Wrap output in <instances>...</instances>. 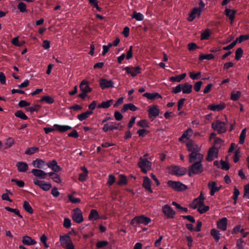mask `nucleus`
Masks as SVG:
<instances>
[{
	"instance_id": "e2e57ef3",
	"label": "nucleus",
	"mask_w": 249,
	"mask_h": 249,
	"mask_svg": "<svg viewBox=\"0 0 249 249\" xmlns=\"http://www.w3.org/2000/svg\"><path fill=\"white\" fill-rule=\"evenodd\" d=\"M182 84H178L176 87H173L172 89V92L173 94H177L182 90Z\"/></svg>"
},
{
	"instance_id": "f8f14e48",
	"label": "nucleus",
	"mask_w": 249,
	"mask_h": 249,
	"mask_svg": "<svg viewBox=\"0 0 249 249\" xmlns=\"http://www.w3.org/2000/svg\"><path fill=\"white\" fill-rule=\"evenodd\" d=\"M34 183L39 186L41 189L44 191H47L52 188L51 183H46L44 180H39L37 179L33 180Z\"/></svg>"
},
{
	"instance_id": "b1692460",
	"label": "nucleus",
	"mask_w": 249,
	"mask_h": 249,
	"mask_svg": "<svg viewBox=\"0 0 249 249\" xmlns=\"http://www.w3.org/2000/svg\"><path fill=\"white\" fill-rule=\"evenodd\" d=\"M16 166L19 172H26L29 168L27 163L22 161L18 162L16 163Z\"/></svg>"
},
{
	"instance_id": "ddd939ff",
	"label": "nucleus",
	"mask_w": 249,
	"mask_h": 249,
	"mask_svg": "<svg viewBox=\"0 0 249 249\" xmlns=\"http://www.w3.org/2000/svg\"><path fill=\"white\" fill-rule=\"evenodd\" d=\"M124 70L126 71L128 74H131L132 77L136 76L138 74L141 73V68L139 66L133 67H126L124 69Z\"/></svg>"
},
{
	"instance_id": "e433bc0d",
	"label": "nucleus",
	"mask_w": 249,
	"mask_h": 249,
	"mask_svg": "<svg viewBox=\"0 0 249 249\" xmlns=\"http://www.w3.org/2000/svg\"><path fill=\"white\" fill-rule=\"evenodd\" d=\"M39 101L40 102H45L46 103H47L48 104H52L54 103V100L52 96H51L50 95H47V96H42L40 98Z\"/></svg>"
},
{
	"instance_id": "c03bdc74",
	"label": "nucleus",
	"mask_w": 249,
	"mask_h": 249,
	"mask_svg": "<svg viewBox=\"0 0 249 249\" xmlns=\"http://www.w3.org/2000/svg\"><path fill=\"white\" fill-rule=\"evenodd\" d=\"M16 117L26 120L28 119L27 115L21 110H18L15 113Z\"/></svg>"
},
{
	"instance_id": "aec40b11",
	"label": "nucleus",
	"mask_w": 249,
	"mask_h": 249,
	"mask_svg": "<svg viewBox=\"0 0 249 249\" xmlns=\"http://www.w3.org/2000/svg\"><path fill=\"white\" fill-rule=\"evenodd\" d=\"M79 88L82 91L89 93L91 91L92 89L89 85V82L83 80L80 83Z\"/></svg>"
},
{
	"instance_id": "bf43d9fd",
	"label": "nucleus",
	"mask_w": 249,
	"mask_h": 249,
	"mask_svg": "<svg viewBox=\"0 0 249 249\" xmlns=\"http://www.w3.org/2000/svg\"><path fill=\"white\" fill-rule=\"evenodd\" d=\"M249 39V34L241 35L238 38H237L235 40H237V42L238 41V42L240 43L244 41L248 40Z\"/></svg>"
},
{
	"instance_id": "0e129e2a",
	"label": "nucleus",
	"mask_w": 249,
	"mask_h": 249,
	"mask_svg": "<svg viewBox=\"0 0 249 249\" xmlns=\"http://www.w3.org/2000/svg\"><path fill=\"white\" fill-rule=\"evenodd\" d=\"M221 168L222 170H228L230 167L229 163L227 162L224 161L223 160H220Z\"/></svg>"
},
{
	"instance_id": "393cba45",
	"label": "nucleus",
	"mask_w": 249,
	"mask_h": 249,
	"mask_svg": "<svg viewBox=\"0 0 249 249\" xmlns=\"http://www.w3.org/2000/svg\"><path fill=\"white\" fill-rule=\"evenodd\" d=\"M143 96L147 98L148 99L151 100H154L159 98H162V96L158 92H146L143 94Z\"/></svg>"
},
{
	"instance_id": "79ce46f5",
	"label": "nucleus",
	"mask_w": 249,
	"mask_h": 249,
	"mask_svg": "<svg viewBox=\"0 0 249 249\" xmlns=\"http://www.w3.org/2000/svg\"><path fill=\"white\" fill-rule=\"evenodd\" d=\"M41 107V106L39 105H35L34 106L26 108V110L27 111L33 113V112H37Z\"/></svg>"
},
{
	"instance_id": "6ab92c4d",
	"label": "nucleus",
	"mask_w": 249,
	"mask_h": 249,
	"mask_svg": "<svg viewBox=\"0 0 249 249\" xmlns=\"http://www.w3.org/2000/svg\"><path fill=\"white\" fill-rule=\"evenodd\" d=\"M228 220L226 217H223L217 222V228L221 231H225L227 229Z\"/></svg>"
},
{
	"instance_id": "4be33fe9",
	"label": "nucleus",
	"mask_w": 249,
	"mask_h": 249,
	"mask_svg": "<svg viewBox=\"0 0 249 249\" xmlns=\"http://www.w3.org/2000/svg\"><path fill=\"white\" fill-rule=\"evenodd\" d=\"M151 181L148 177H143V181L142 183V187L144 188L150 193H153L151 189Z\"/></svg>"
},
{
	"instance_id": "58836bf2",
	"label": "nucleus",
	"mask_w": 249,
	"mask_h": 249,
	"mask_svg": "<svg viewBox=\"0 0 249 249\" xmlns=\"http://www.w3.org/2000/svg\"><path fill=\"white\" fill-rule=\"evenodd\" d=\"M211 234L215 239L216 242H218L220 239L219 231L215 229H213L211 231Z\"/></svg>"
},
{
	"instance_id": "dca6fc26",
	"label": "nucleus",
	"mask_w": 249,
	"mask_h": 249,
	"mask_svg": "<svg viewBox=\"0 0 249 249\" xmlns=\"http://www.w3.org/2000/svg\"><path fill=\"white\" fill-rule=\"evenodd\" d=\"M186 146H187L188 151L191 152V153L195 152H198L199 150L198 145H197L195 143V142L192 140L189 141L186 143Z\"/></svg>"
},
{
	"instance_id": "7c9ffc66",
	"label": "nucleus",
	"mask_w": 249,
	"mask_h": 249,
	"mask_svg": "<svg viewBox=\"0 0 249 249\" xmlns=\"http://www.w3.org/2000/svg\"><path fill=\"white\" fill-rule=\"evenodd\" d=\"M53 127H54L56 130L60 132H65L71 129V127L70 126L60 125L59 124H54Z\"/></svg>"
},
{
	"instance_id": "13d9d810",
	"label": "nucleus",
	"mask_w": 249,
	"mask_h": 249,
	"mask_svg": "<svg viewBox=\"0 0 249 249\" xmlns=\"http://www.w3.org/2000/svg\"><path fill=\"white\" fill-rule=\"evenodd\" d=\"M18 8L20 12L24 13L27 11L26 5L23 2H20L18 5Z\"/></svg>"
},
{
	"instance_id": "9b49d317",
	"label": "nucleus",
	"mask_w": 249,
	"mask_h": 249,
	"mask_svg": "<svg viewBox=\"0 0 249 249\" xmlns=\"http://www.w3.org/2000/svg\"><path fill=\"white\" fill-rule=\"evenodd\" d=\"M218 155V148H215L214 146H213L209 149L206 160L208 161H212L214 158H217Z\"/></svg>"
},
{
	"instance_id": "72a5a7b5",
	"label": "nucleus",
	"mask_w": 249,
	"mask_h": 249,
	"mask_svg": "<svg viewBox=\"0 0 249 249\" xmlns=\"http://www.w3.org/2000/svg\"><path fill=\"white\" fill-rule=\"evenodd\" d=\"M92 111H87L86 112H83L80 114H79L77 116V118L80 121H83L88 118L90 115L93 114Z\"/></svg>"
},
{
	"instance_id": "37998d69",
	"label": "nucleus",
	"mask_w": 249,
	"mask_h": 249,
	"mask_svg": "<svg viewBox=\"0 0 249 249\" xmlns=\"http://www.w3.org/2000/svg\"><path fill=\"white\" fill-rule=\"evenodd\" d=\"M4 209L8 212H10L14 213L15 214L18 215L20 218H22V216L20 214L19 211L17 209H13L11 208L8 206H6L4 207Z\"/></svg>"
},
{
	"instance_id": "9d476101",
	"label": "nucleus",
	"mask_w": 249,
	"mask_h": 249,
	"mask_svg": "<svg viewBox=\"0 0 249 249\" xmlns=\"http://www.w3.org/2000/svg\"><path fill=\"white\" fill-rule=\"evenodd\" d=\"M72 218L77 223H81L83 221L82 213L79 208H77L73 210Z\"/></svg>"
},
{
	"instance_id": "69168bd1",
	"label": "nucleus",
	"mask_w": 249,
	"mask_h": 249,
	"mask_svg": "<svg viewBox=\"0 0 249 249\" xmlns=\"http://www.w3.org/2000/svg\"><path fill=\"white\" fill-rule=\"evenodd\" d=\"M243 197L249 199V183L244 186Z\"/></svg>"
},
{
	"instance_id": "052dcab7",
	"label": "nucleus",
	"mask_w": 249,
	"mask_h": 249,
	"mask_svg": "<svg viewBox=\"0 0 249 249\" xmlns=\"http://www.w3.org/2000/svg\"><path fill=\"white\" fill-rule=\"evenodd\" d=\"M210 35V31L209 29L205 30L201 35V40H205L208 39Z\"/></svg>"
},
{
	"instance_id": "2eb2a0df",
	"label": "nucleus",
	"mask_w": 249,
	"mask_h": 249,
	"mask_svg": "<svg viewBox=\"0 0 249 249\" xmlns=\"http://www.w3.org/2000/svg\"><path fill=\"white\" fill-rule=\"evenodd\" d=\"M148 112L149 118L152 117L155 118L159 115L160 111L157 105H153L148 109Z\"/></svg>"
},
{
	"instance_id": "c756f323",
	"label": "nucleus",
	"mask_w": 249,
	"mask_h": 249,
	"mask_svg": "<svg viewBox=\"0 0 249 249\" xmlns=\"http://www.w3.org/2000/svg\"><path fill=\"white\" fill-rule=\"evenodd\" d=\"M208 186L211 189L210 195L211 196H213L216 192H218L220 189V187L216 186V182L214 181L212 182L211 184L210 182L209 183Z\"/></svg>"
},
{
	"instance_id": "8fccbe9b",
	"label": "nucleus",
	"mask_w": 249,
	"mask_h": 249,
	"mask_svg": "<svg viewBox=\"0 0 249 249\" xmlns=\"http://www.w3.org/2000/svg\"><path fill=\"white\" fill-rule=\"evenodd\" d=\"M246 136V128L243 129L239 137V143L243 144L245 142V139Z\"/></svg>"
},
{
	"instance_id": "423d86ee",
	"label": "nucleus",
	"mask_w": 249,
	"mask_h": 249,
	"mask_svg": "<svg viewBox=\"0 0 249 249\" xmlns=\"http://www.w3.org/2000/svg\"><path fill=\"white\" fill-rule=\"evenodd\" d=\"M138 166L141 169L142 171L146 174L147 171L151 169V162L147 159L140 158Z\"/></svg>"
},
{
	"instance_id": "1a4fd4ad",
	"label": "nucleus",
	"mask_w": 249,
	"mask_h": 249,
	"mask_svg": "<svg viewBox=\"0 0 249 249\" xmlns=\"http://www.w3.org/2000/svg\"><path fill=\"white\" fill-rule=\"evenodd\" d=\"M189 161L190 163L195 162L196 161L202 162L203 160L204 156L198 152H195L190 154L189 155Z\"/></svg>"
},
{
	"instance_id": "774afa93",
	"label": "nucleus",
	"mask_w": 249,
	"mask_h": 249,
	"mask_svg": "<svg viewBox=\"0 0 249 249\" xmlns=\"http://www.w3.org/2000/svg\"><path fill=\"white\" fill-rule=\"evenodd\" d=\"M149 133V131L144 129H140L137 131V134L140 137H144Z\"/></svg>"
},
{
	"instance_id": "2f4dec72",
	"label": "nucleus",
	"mask_w": 249,
	"mask_h": 249,
	"mask_svg": "<svg viewBox=\"0 0 249 249\" xmlns=\"http://www.w3.org/2000/svg\"><path fill=\"white\" fill-rule=\"evenodd\" d=\"M32 164L36 168H41L45 164V162L41 159H36V160L33 161Z\"/></svg>"
},
{
	"instance_id": "c85d7f7f",
	"label": "nucleus",
	"mask_w": 249,
	"mask_h": 249,
	"mask_svg": "<svg viewBox=\"0 0 249 249\" xmlns=\"http://www.w3.org/2000/svg\"><path fill=\"white\" fill-rule=\"evenodd\" d=\"M128 183L126 177L123 174H120L118 176V180L117 184L119 186H123L126 185Z\"/></svg>"
},
{
	"instance_id": "5701e85b",
	"label": "nucleus",
	"mask_w": 249,
	"mask_h": 249,
	"mask_svg": "<svg viewBox=\"0 0 249 249\" xmlns=\"http://www.w3.org/2000/svg\"><path fill=\"white\" fill-rule=\"evenodd\" d=\"M31 172L35 176L41 179L45 178L47 175L44 171L37 169H33Z\"/></svg>"
},
{
	"instance_id": "a211bd4d",
	"label": "nucleus",
	"mask_w": 249,
	"mask_h": 249,
	"mask_svg": "<svg viewBox=\"0 0 249 249\" xmlns=\"http://www.w3.org/2000/svg\"><path fill=\"white\" fill-rule=\"evenodd\" d=\"M47 166L54 172H58L62 170V168L58 165L56 160H53L47 164Z\"/></svg>"
},
{
	"instance_id": "f03ea898",
	"label": "nucleus",
	"mask_w": 249,
	"mask_h": 249,
	"mask_svg": "<svg viewBox=\"0 0 249 249\" xmlns=\"http://www.w3.org/2000/svg\"><path fill=\"white\" fill-rule=\"evenodd\" d=\"M60 242L61 246L65 249H75L71 237L68 234L60 236Z\"/></svg>"
},
{
	"instance_id": "338daca9",
	"label": "nucleus",
	"mask_w": 249,
	"mask_h": 249,
	"mask_svg": "<svg viewBox=\"0 0 249 249\" xmlns=\"http://www.w3.org/2000/svg\"><path fill=\"white\" fill-rule=\"evenodd\" d=\"M88 173H82L79 174L78 179L79 181L81 182H84L86 181L88 178Z\"/></svg>"
},
{
	"instance_id": "4468645a",
	"label": "nucleus",
	"mask_w": 249,
	"mask_h": 249,
	"mask_svg": "<svg viewBox=\"0 0 249 249\" xmlns=\"http://www.w3.org/2000/svg\"><path fill=\"white\" fill-rule=\"evenodd\" d=\"M114 82L112 80L102 78L100 80L99 86L102 89L113 87Z\"/></svg>"
},
{
	"instance_id": "39448f33",
	"label": "nucleus",
	"mask_w": 249,
	"mask_h": 249,
	"mask_svg": "<svg viewBox=\"0 0 249 249\" xmlns=\"http://www.w3.org/2000/svg\"><path fill=\"white\" fill-rule=\"evenodd\" d=\"M167 185L178 192H181L187 189L186 185L179 181L169 180L167 182Z\"/></svg>"
},
{
	"instance_id": "7ed1b4c3",
	"label": "nucleus",
	"mask_w": 249,
	"mask_h": 249,
	"mask_svg": "<svg viewBox=\"0 0 249 249\" xmlns=\"http://www.w3.org/2000/svg\"><path fill=\"white\" fill-rule=\"evenodd\" d=\"M151 219L148 217L145 216L144 215H141L135 216L130 221V225L133 227H136V224H142L144 225L148 224L151 222Z\"/></svg>"
},
{
	"instance_id": "3c124183",
	"label": "nucleus",
	"mask_w": 249,
	"mask_h": 249,
	"mask_svg": "<svg viewBox=\"0 0 249 249\" xmlns=\"http://www.w3.org/2000/svg\"><path fill=\"white\" fill-rule=\"evenodd\" d=\"M109 244L107 241H100L96 243V247L98 249L103 248L106 246H107Z\"/></svg>"
},
{
	"instance_id": "09e8293b",
	"label": "nucleus",
	"mask_w": 249,
	"mask_h": 249,
	"mask_svg": "<svg viewBox=\"0 0 249 249\" xmlns=\"http://www.w3.org/2000/svg\"><path fill=\"white\" fill-rule=\"evenodd\" d=\"M209 209H210L209 206H205L204 205V203H203V206L198 207L197 211H198V212L200 213L203 214V213L207 212V211H208L209 210Z\"/></svg>"
},
{
	"instance_id": "a878e982",
	"label": "nucleus",
	"mask_w": 249,
	"mask_h": 249,
	"mask_svg": "<svg viewBox=\"0 0 249 249\" xmlns=\"http://www.w3.org/2000/svg\"><path fill=\"white\" fill-rule=\"evenodd\" d=\"M236 13L235 10H231L230 9L226 8L225 10V14L226 16L228 17L231 20V23L232 24L235 18V14Z\"/></svg>"
},
{
	"instance_id": "f257e3e1",
	"label": "nucleus",
	"mask_w": 249,
	"mask_h": 249,
	"mask_svg": "<svg viewBox=\"0 0 249 249\" xmlns=\"http://www.w3.org/2000/svg\"><path fill=\"white\" fill-rule=\"evenodd\" d=\"M202 162L196 161L188 168V175L192 177L193 175H199L204 170V168L201 163Z\"/></svg>"
},
{
	"instance_id": "680f3d73",
	"label": "nucleus",
	"mask_w": 249,
	"mask_h": 249,
	"mask_svg": "<svg viewBox=\"0 0 249 249\" xmlns=\"http://www.w3.org/2000/svg\"><path fill=\"white\" fill-rule=\"evenodd\" d=\"M193 130L191 128H188L186 131H185L183 133V137H185L186 139H188L189 137L192 135Z\"/></svg>"
},
{
	"instance_id": "49530a36",
	"label": "nucleus",
	"mask_w": 249,
	"mask_h": 249,
	"mask_svg": "<svg viewBox=\"0 0 249 249\" xmlns=\"http://www.w3.org/2000/svg\"><path fill=\"white\" fill-rule=\"evenodd\" d=\"M241 95L240 91H232L231 93V99L233 101H237L240 98Z\"/></svg>"
},
{
	"instance_id": "f704fd0d",
	"label": "nucleus",
	"mask_w": 249,
	"mask_h": 249,
	"mask_svg": "<svg viewBox=\"0 0 249 249\" xmlns=\"http://www.w3.org/2000/svg\"><path fill=\"white\" fill-rule=\"evenodd\" d=\"M192 85L188 83L182 84V89L183 93L185 94L190 93L192 91Z\"/></svg>"
},
{
	"instance_id": "a19ab883",
	"label": "nucleus",
	"mask_w": 249,
	"mask_h": 249,
	"mask_svg": "<svg viewBox=\"0 0 249 249\" xmlns=\"http://www.w3.org/2000/svg\"><path fill=\"white\" fill-rule=\"evenodd\" d=\"M39 151V148L37 147H31L28 148L25 151V154L32 155L35 153Z\"/></svg>"
},
{
	"instance_id": "de8ad7c7",
	"label": "nucleus",
	"mask_w": 249,
	"mask_h": 249,
	"mask_svg": "<svg viewBox=\"0 0 249 249\" xmlns=\"http://www.w3.org/2000/svg\"><path fill=\"white\" fill-rule=\"evenodd\" d=\"M243 53V50L241 48H238L235 51V59L239 60L242 56Z\"/></svg>"
},
{
	"instance_id": "4d7b16f0",
	"label": "nucleus",
	"mask_w": 249,
	"mask_h": 249,
	"mask_svg": "<svg viewBox=\"0 0 249 249\" xmlns=\"http://www.w3.org/2000/svg\"><path fill=\"white\" fill-rule=\"evenodd\" d=\"M132 18H135L138 21H142L143 19V15L140 13L134 12Z\"/></svg>"
},
{
	"instance_id": "bb28decb",
	"label": "nucleus",
	"mask_w": 249,
	"mask_h": 249,
	"mask_svg": "<svg viewBox=\"0 0 249 249\" xmlns=\"http://www.w3.org/2000/svg\"><path fill=\"white\" fill-rule=\"evenodd\" d=\"M22 243L25 245H33L36 243V242L30 236L26 235L22 237Z\"/></svg>"
},
{
	"instance_id": "4c0bfd02",
	"label": "nucleus",
	"mask_w": 249,
	"mask_h": 249,
	"mask_svg": "<svg viewBox=\"0 0 249 249\" xmlns=\"http://www.w3.org/2000/svg\"><path fill=\"white\" fill-rule=\"evenodd\" d=\"M23 207L24 210L28 212V213H29L30 214H32L33 213V209H32L31 206L28 201H24Z\"/></svg>"
},
{
	"instance_id": "cd10ccee",
	"label": "nucleus",
	"mask_w": 249,
	"mask_h": 249,
	"mask_svg": "<svg viewBox=\"0 0 249 249\" xmlns=\"http://www.w3.org/2000/svg\"><path fill=\"white\" fill-rule=\"evenodd\" d=\"M128 109L135 111L138 109V108L133 104H127L124 105L123 107L121 109V112L124 113L127 111Z\"/></svg>"
},
{
	"instance_id": "ea45409f",
	"label": "nucleus",
	"mask_w": 249,
	"mask_h": 249,
	"mask_svg": "<svg viewBox=\"0 0 249 249\" xmlns=\"http://www.w3.org/2000/svg\"><path fill=\"white\" fill-rule=\"evenodd\" d=\"M113 100L111 99L108 100L106 102H103L101 104H99L98 105V108H108L111 105V104L112 103Z\"/></svg>"
},
{
	"instance_id": "6e6552de",
	"label": "nucleus",
	"mask_w": 249,
	"mask_h": 249,
	"mask_svg": "<svg viewBox=\"0 0 249 249\" xmlns=\"http://www.w3.org/2000/svg\"><path fill=\"white\" fill-rule=\"evenodd\" d=\"M162 212L167 218H173L176 212L169 205L166 204L162 208Z\"/></svg>"
},
{
	"instance_id": "864d4df0",
	"label": "nucleus",
	"mask_w": 249,
	"mask_h": 249,
	"mask_svg": "<svg viewBox=\"0 0 249 249\" xmlns=\"http://www.w3.org/2000/svg\"><path fill=\"white\" fill-rule=\"evenodd\" d=\"M15 143V141L12 138H8L5 142V148H8L11 147Z\"/></svg>"
},
{
	"instance_id": "f3484780",
	"label": "nucleus",
	"mask_w": 249,
	"mask_h": 249,
	"mask_svg": "<svg viewBox=\"0 0 249 249\" xmlns=\"http://www.w3.org/2000/svg\"><path fill=\"white\" fill-rule=\"evenodd\" d=\"M226 107V104L224 103H220L218 105H209L207 108L213 111H219L222 110Z\"/></svg>"
},
{
	"instance_id": "412c9836",
	"label": "nucleus",
	"mask_w": 249,
	"mask_h": 249,
	"mask_svg": "<svg viewBox=\"0 0 249 249\" xmlns=\"http://www.w3.org/2000/svg\"><path fill=\"white\" fill-rule=\"evenodd\" d=\"M201 15L200 10L198 9V7H195L192 9L191 13L189 14V17L188 18L189 21H192L196 18V16L199 17Z\"/></svg>"
},
{
	"instance_id": "473e14b6",
	"label": "nucleus",
	"mask_w": 249,
	"mask_h": 249,
	"mask_svg": "<svg viewBox=\"0 0 249 249\" xmlns=\"http://www.w3.org/2000/svg\"><path fill=\"white\" fill-rule=\"evenodd\" d=\"M99 218V215L96 210L92 209L89 215V220H95Z\"/></svg>"
},
{
	"instance_id": "5fc2aeb1",
	"label": "nucleus",
	"mask_w": 249,
	"mask_h": 249,
	"mask_svg": "<svg viewBox=\"0 0 249 249\" xmlns=\"http://www.w3.org/2000/svg\"><path fill=\"white\" fill-rule=\"evenodd\" d=\"M199 201V200H197V199L195 198L192 204L190 205V207L193 209H196L199 206H203V205L200 204V202Z\"/></svg>"
},
{
	"instance_id": "603ef678",
	"label": "nucleus",
	"mask_w": 249,
	"mask_h": 249,
	"mask_svg": "<svg viewBox=\"0 0 249 249\" xmlns=\"http://www.w3.org/2000/svg\"><path fill=\"white\" fill-rule=\"evenodd\" d=\"M113 126L112 125L111 123L106 124L103 127V130L105 132H107L108 130L112 131L114 130V128H115V127H113Z\"/></svg>"
},
{
	"instance_id": "0eeeda50",
	"label": "nucleus",
	"mask_w": 249,
	"mask_h": 249,
	"mask_svg": "<svg viewBox=\"0 0 249 249\" xmlns=\"http://www.w3.org/2000/svg\"><path fill=\"white\" fill-rule=\"evenodd\" d=\"M171 173L177 176H181L187 173V169L183 167H179L176 165H172L171 166Z\"/></svg>"
},
{
	"instance_id": "6e6d98bb",
	"label": "nucleus",
	"mask_w": 249,
	"mask_h": 249,
	"mask_svg": "<svg viewBox=\"0 0 249 249\" xmlns=\"http://www.w3.org/2000/svg\"><path fill=\"white\" fill-rule=\"evenodd\" d=\"M137 125L142 127H149V123L146 120H141L137 123Z\"/></svg>"
},
{
	"instance_id": "a18cd8bd",
	"label": "nucleus",
	"mask_w": 249,
	"mask_h": 249,
	"mask_svg": "<svg viewBox=\"0 0 249 249\" xmlns=\"http://www.w3.org/2000/svg\"><path fill=\"white\" fill-rule=\"evenodd\" d=\"M214 58V55L212 53L207 54H201L199 56L198 59L200 61H202L204 59L211 60Z\"/></svg>"
},
{
	"instance_id": "c9c22d12",
	"label": "nucleus",
	"mask_w": 249,
	"mask_h": 249,
	"mask_svg": "<svg viewBox=\"0 0 249 249\" xmlns=\"http://www.w3.org/2000/svg\"><path fill=\"white\" fill-rule=\"evenodd\" d=\"M186 74L184 73L180 75H178L176 76H172L169 78V80L171 82H180L182 79H183L186 77Z\"/></svg>"
},
{
	"instance_id": "20e7f679",
	"label": "nucleus",
	"mask_w": 249,
	"mask_h": 249,
	"mask_svg": "<svg viewBox=\"0 0 249 249\" xmlns=\"http://www.w3.org/2000/svg\"><path fill=\"white\" fill-rule=\"evenodd\" d=\"M212 127L214 131H216L218 134L224 133L227 131L226 124L220 120H216L213 122L212 124Z\"/></svg>"
}]
</instances>
